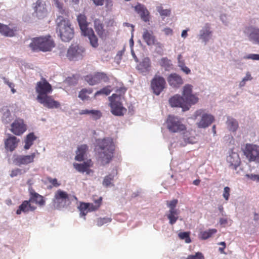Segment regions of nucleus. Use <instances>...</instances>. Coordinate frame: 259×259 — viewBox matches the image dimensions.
Listing matches in <instances>:
<instances>
[{"mask_svg":"<svg viewBox=\"0 0 259 259\" xmlns=\"http://www.w3.org/2000/svg\"><path fill=\"white\" fill-rule=\"evenodd\" d=\"M97 148L99 151V158L102 165L108 164L113 157L115 145L113 139L109 137L96 140Z\"/></svg>","mask_w":259,"mask_h":259,"instance_id":"f257e3e1","label":"nucleus"},{"mask_svg":"<svg viewBox=\"0 0 259 259\" xmlns=\"http://www.w3.org/2000/svg\"><path fill=\"white\" fill-rule=\"evenodd\" d=\"M57 32L63 41L68 42L74 36V30L68 19L59 16L57 19Z\"/></svg>","mask_w":259,"mask_h":259,"instance_id":"f03ea898","label":"nucleus"},{"mask_svg":"<svg viewBox=\"0 0 259 259\" xmlns=\"http://www.w3.org/2000/svg\"><path fill=\"white\" fill-rule=\"evenodd\" d=\"M55 46L50 36L33 38L29 47L33 51H50Z\"/></svg>","mask_w":259,"mask_h":259,"instance_id":"7ed1b4c3","label":"nucleus"},{"mask_svg":"<svg viewBox=\"0 0 259 259\" xmlns=\"http://www.w3.org/2000/svg\"><path fill=\"white\" fill-rule=\"evenodd\" d=\"M73 199L77 200L75 196L69 195L66 192L59 189L56 192L53 201L56 207L60 208L69 205Z\"/></svg>","mask_w":259,"mask_h":259,"instance_id":"20e7f679","label":"nucleus"},{"mask_svg":"<svg viewBox=\"0 0 259 259\" xmlns=\"http://www.w3.org/2000/svg\"><path fill=\"white\" fill-rule=\"evenodd\" d=\"M166 123L167 129L171 133H179L186 130L185 125L182 123L180 118L174 115H168Z\"/></svg>","mask_w":259,"mask_h":259,"instance_id":"39448f33","label":"nucleus"},{"mask_svg":"<svg viewBox=\"0 0 259 259\" xmlns=\"http://www.w3.org/2000/svg\"><path fill=\"white\" fill-rule=\"evenodd\" d=\"M110 102L111 112L116 116H122L126 111V109L123 107L122 103L119 101L120 97L117 94H113L109 97Z\"/></svg>","mask_w":259,"mask_h":259,"instance_id":"423d86ee","label":"nucleus"},{"mask_svg":"<svg viewBox=\"0 0 259 259\" xmlns=\"http://www.w3.org/2000/svg\"><path fill=\"white\" fill-rule=\"evenodd\" d=\"M243 152L249 162L259 163V146L252 144H246Z\"/></svg>","mask_w":259,"mask_h":259,"instance_id":"0eeeda50","label":"nucleus"},{"mask_svg":"<svg viewBox=\"0 0 259 259\" xmlns=\"http://www.w3.org/2000/svg\"><path fill=\"white\" fill-rule=\"evenodd\" d=\"M84 80L90 85H94L101 82H107L109 78L107 74L102 72H95L93 74H89L84 76Z\"/></svg>","mask_w":259,"mask_h":259,"instance_id":"6e6552de","label":"nucleus"},{"mask_svg":"<svg viewBox=\"0 0 259 259\" xmlns=\"http://www.w3.org/2000/svg\"><path fill=\"white\" fill-rule=\"evenodd\" d=\"M35 90L37 93V99H38L39 97H44L51 94L53 89L51 84L43 78L41 81L37 82Z\"/></svg>","mask_w":259,"mask_h":259,"instance_id":"1a4fd4ad","label":"nucleus"},{"mask_svg":"<svg viewBox=\"0 0 259 259\" xmlns=\"http://www.w3.org/2000/svg\"><path fill=\"white\" fill-rule=\"evenodd\" d=\"M84 52L83 47L79 45H71L68 50L66 56L70 60H77L82 58Z\"/></svg>","mask_w":259,"mask_h":259,"instance_id":"9d476101","label":"nucleus"},{"mask_svg":"<svg viewBox=\"0 0 259 259\" xmlns=\"http://www.w3.org/2000/svg\"><path fill=\"white\" fill-rule=\"evenodd\" d=\"M193 86L187 84L183 87L182 97L188 105L195 104L198 101V98L192 93Z\"/></svg>","mask_w":259,"mask_h":259,"instance_id":"9b49d317","label":"nucleus"},{"mask_svg":"<svg viewBox=\"0 0 259 259\" xmlns=\"http://www.w3.org/2000/svg\"><path fill=\"white\" fill-rule=\"evenodd\" d=\"M34 13L38 19H43L48 15V10L46 2L43 0H37L33 4Z\"/></svg>","mask_w":259,"mask_h":259,"instance_id":"f8f14e48","label":"nucleus"},{"mask_svg":"<svg viewBox=\"0 0 259 259\" xmlns=\"http://www.w3.org/2000/svg\"><path fill=\"white\" fill-rule=\"evenodd\" d=\"M166 82L164 78L160 76L155 75L151 80V88L154 94L159 95L165 88Z\"/></svg>","mask_w":259,"mask_h":259,"instance_id":"ddd939ff","label":"nucleus"},{"mask_svg":"<svg viewBox=\"0 0 259 259\" xmlns=\"http://www.w3.org/2000/svg\"><path fill=\"white\" fill-rule=\"evenodd\" d=\"M203 112V110H199L195 113L194 116L195 117L202 115L200 121L197 123L198 127L199 128H205L208 126L214 120L213 116L210 114H204Z\"/></svg>","mask_w":259,"mask_h":259,"instance_id":"4468645a","label":"nucleus"},{"mask_svg":"<svg viewBox=\"0 0 259 259\" xmlns=\"http://www.w3.org/2000/svg\"><path fill=\"white\" fill-rule=\"evenodd\" d=\"M38 102L49 109L58 108L60 106V103L55 100L52 96L46 95L44 97H39L37 99Z\"/></svg>","mask_w":259,"mask_h":259,"instance_id":"2eb2a0df","label":"nucleus"},{"mask_svg":"<svg viewBox=\"0 0 259 259\" xmlns=\"http://www.w3.org/2000/svg\"><path fill=\"white\" fill-rule=\"evenodd\" d=\"M27 130V126L24 120L19 118H16L11 124V131L15 135L20 136Z\"/></svg>","mask_w":259,"mask_h":259,"instance_id":"dca6fc26","label":"nucleus"},{"mask_svg":"<svg viewBox=\"0 0 259 259\" xmlns=\"http://www.w3.org/2000/svg\"><path fill=\"white\" fill-rule=\"evenodd\" d=\"M35 157V153L29 155H14L13 162L17 165H27L32 163Z\"/></svg>","mask_w":259,"mask_h":259,"instance_id":"f3484780","label":"nucleus"},{"mask_svg":"<svg viewBox=\"0 0 259 259\" xmlns=\"http://www.w3.org/2000/svg\"><path fill=\"white\" fill-rule=\"evenodd\" d=\"M227 162L229 164V167L230 168L233 170H236L241 163L238 153L231 150L229 152V156L227 157Z\"/></svg>","mask_w":259,"mask_h":259,"instance_id":"a211bd4d","label":"nucleus"},{"mask_svg":"<svg viewBox=\"0 0 259 259\" xmlns=\"http://www.w3.org/2000/svg\"><path fill=\"white\" fill-rule=\"evenodd\" d=\"M169 103L171 107H181L183 111L189 109L188 105L186 103L183 97L179 95H176L170 98L169 100Z\"/></svg>","mask_w":259,"mask_h":259,"instance_id":"6ab92c4d","label":"nucleus"},{"mask_svg":"<svg viewBox=\"0 0 259 259\" xmlns=\"http://www.w3.org/2000/svg\"><path fill=\"white\" fill-rule=\"evenodd\" d=\"M93 165V163L91 159H89L82 163H74L73 167L78 172H85L87 175H89L91 172H93V170L90 169Z\"/></svg>","mask_w":259,"mask_h":259,"instance_id":"aec40b11","label":"nucleus"},{"mask_svg":"<svg viewBox=\"0 0 259 259\" xmlns=\"http://www.w3.org/2000/svg\"><path fill=\"white\" fill-rule=\"evenodd\" d=\"M29 192L30 194L29 200L31 202L35 203L40 206L45 205L46 201L42 196L36 193L32 187L29 188Z\"/></svg>","mask_w":259,"mask_h":259,"instance_id":"412c9836","label":"nucleus"},{"mask_svg":"<svg viewBox=\"0 0 259 259\" xmlns=\"http://www.w3.org/2000/svg\"><path fill=\"white\" fill-rule=\"evenodd\" d=\"M20 139L14 136L10 135L5 140V147L7 151L13 152L18 147Z\"/></svg>","mask_w":259,"mask_h":259,"instance_id":"4be33fe9","label":"nucleus"},{"mask_svg":"<svg viewBox=\"0 0 259 259\" xmlns=\"http://www.w3.org/2000/svg\"><path fill=\"white\" fill-rule=\"evenodd\" d=\"M94 27L97 34L101 39H105L107 36V33L104 29V25L99 19H95L94 21Z\"/></svg>","mask_w":259,"mask_h":259,"instance_id":"5701e85b","label":"nucleus"},{"mask_svg":"<svg viewBox=\"0 0 259 259\" xmlns=\"http://www.w3.org/2000/svg\"><path fill=\"white\" fill-rule=\"evenodd\" d=\"M30 200L24 201L19 206L16 211L17 214H20L22 212L27 213L29 211H33L36 209V207L31 204Z\"/></svg>","mask_w":259,"mask_h":259,"instance_id":"b1692460","label":"nucleus"},{"mask_svg":"<svg viewBox=\"0 0 259 259\" xmlns=\"http://www.w3.org/2000/svg\"><path fill=\"white\" fill-rule=\"evenodd\" d=\"M244 32L245 33H249L248 37L250 40L259 44V29L249 26L245 28Z\"/></svg>","mask_w":259,"mask_h":259,"instance_id":"393cba45","label":"nucleus"},{"mask_svg":"<svg viewBox=\"0 0 259 259\" xmlns=\"http://www.w3.org/2000/svg\"><path fill=\"white\" fill-rule=\"evenodd\" d=\"M135 10L139 14L141 19L145 22L149 20V13L144 5L138 4L135 7Z\"/></svg>","mask_w":259,"mask_h":259,"instance_id":"a878e982","label":"nucleus"},{"mask_svg":"<svg viewBox=\"0 0 259 259\" xmlns=\"http://www.w3.org/2000/svg\"><path fill=\"white\" fill-rule=\"evenodd\" d=\"M167 81L174 88H178L183 83L182 77L176 73L170 74L167 77Z\"/></svg>","mask_w":259,"mask_h":259,"instance_id":"bb28decb","label":"nucleus"},{"mask_svg":"<svg viewBox=\"0 0 259 259\" xmlns=\"http://www.w3.org/2000/svg\"><path fill=\"white\" fill-rule=\"evenodd\" d=\"M151 67V61L148 57L144 58L137 66V69L142 73H148Z\"/></svg>","mask_w":259,"mask_h":259,"instance_id":"cd10ccee","label":"nucleus"},{"mask_svg":"<svg viewBox=\"0 0 259 259\" xmlns=\"http://www.w3.org/2000/svg\"><path fill=\"white\" fill-rule=\"evenodd\" d=\"M142 38L148 46L154 45L156 40L155 36L153 35V31L146 29H144Z\"/></svg>","mask_w":259,"mask_h":259,"instance_id":"c85d7f7f","label":"nucleus"},{"mask_svg":"<svg viewBox=\"0 0 259 259\" xmlns=\"http://www.w3.org/2000/svg\"><path fill=\"white\" fill-rule=\"evenodd\" d=\"M82 34L85 36H88L90 44L93 47L96 48L98 47V39L92 28L87 30V32L82 33Z\"/></svg>","mask_w":259,"mask_h":259,"instance_id":"c756f323","label":"nucleus"},{"mask_svg":"<svg viewBox=\"0 0 259 259\" xmlns=\"http://www.w3.org/2000/svg\"><path fill=\"white\" fill-rule=\"evenodd\" d=\"M79 113L80 115L89 114L95 120L99 119L102 116V112L98 110L83 109L80 110Z\"/></svg>","mask_w":259,"mask_h":259,"instance_id":"7c9ffc66","label":"nucleus"},{"mask_svg":"<svg viewBox=\"0 0 259 259\" xmlns=\"http://www.w3.org/2000/svg\"><path fill=\"white\" fill-rule=\"evenodd\" d=\"M77 20L81 31V33L87 32V30L91 29V28L88 27L89 23L87 21V17L84 14H79L77 18Z\"/></svg>","mask_w":259,"mask_h":259,"instance_id":"2f4dec72","label":"nucleus"},{"mask_svg":"<svg viewBox=\"0 0 259 259\" xmlns=\"http://www.w3.org/2000/svg\"><path fill=\"white\" fill-rule=\"evenodd\" d=\"M88 150V146L85 145H81L78 147L76 151L75 159L78 161H82L84 160V155Z\"/></svg>","mask_w":259,"mask_h":259,"instance_id":"473e14b6","label":"nucleus"},{"mask_svg":"<svg viewBox=\"0 0 259 259\" xmlns=\"http://www.w3.org/2000/svg\"><path fill=\"white\" fill-rule=\"evenodd\" d=\"M15 28H10L8 25L0 23V33L7 37H13L16 31Z\"/></svg>","mask_w":259,"mask_h":259,"instance_id":"72a5a7b5","label":"nucleus"},{"mask_svg":"<svg viewBox=\"0 0 259 259\" xmlns=\"http://www.w3.org/2000/svg\"><path fill=\"white\" fill-rule=\"evenodd\" d=\"M212 31L210 30L209 25L207 23L204 27L200 31L199 37L204 42H206L208 41L211 35Z\"/></svg>","mask_w":259,"mask_h":259,"instance_id":"f704fd0d","label":"nucleus"},{"mask_svg":"<svg viewBox=\"0 0 259 259\" xmlns=\"http://www.w3.org/2000/svg\"><path fill=\"white\" fill-rule=\"evenodd\" d=\"M180 211L179 210H169L166 216L169 220V223L172 225L176 223L179 219Z\"/></svg>","mask_w":259,"mask_h":259,"instance_id":"c9c22d12","label":"nucleus"},{"mask_svg":"<svg viewBox=\"0 0 259 259\" xmlns=\"http://www.w3.org/2000/svg\"><path fill=\"white\" fill-rule=\"evenodd\" d=\"M226 124L228 130L233 132H236L238 128V121L231 117H228Z\"/></svg>","mask_w":259,"mask_h":259,"instance_id":"e433bc0d","label":"nucleus"},{"mask_svg":"<svg viewBox=\"0 0 259 259\" xmlns=\"http://www.w3.org/2000/svg\"><path fill=\"white\" fill-rule=\"evenodd\" d=\"M36 139V137L34 135L33 133H31L27 135L25 140L24 148L28 150L33 145V142Z\"/></svg>","mask_w":259,"mask_h":259,"instance_id":"4c0bfd02","label":"nucleus"},{"mask_svg":"<svg viewBox=\"0 0 259 259\" xmlns=\"http://www.w3.org/2000/svg\"><path fill=\"white\" fill-rule=\"evenodd\" d=\"M78 208L80 211V217H83L84 220H85V215L89 211L88 210L89 204L85 202H81Z\"/></svg>","mask_w":259,"mask_h":259,"instance_id":"58836bf2","label":"nucleus"},{"mask_svg":"<svg viewBox=\"0 0 259 259\" xmlns=\"http://www.w3.org/2000/svg\"><path fill=\"white\" fill-rule=\"evenodd\" d=\"M217 232V230L215 229H211L207 231H202L200 234V238L202 240H206L209 237H211Z\"/></svg>","mask_w":259,"mask_h":259,"instance_id":"ea45409f","label":"nucleus"},{"mask_svg":"<svg viewBox=\"0 0 259 259\" xmlns=\"http://www.w3.org/2000/svg\"><path fill=\"white\" fill-rule=\"evenodd\" d=\"M117 172L116 170H115L112 174H110L106 176L103 181V185L105 187L113 186V185L112 184V182L113 181L115 175H117Z\"/></svg>","mask_w":259,"mask_h":259,"instance_id":"a19ab883","label":"nucleus"},{"mask_svg":"<svg viewBox=\"0 0 259 259\" xmlns=\"http://www.w3.org/2000/svg\"><path fill=\"white\" fill-rule=\"evenodd\" d=\"M159 64L161 67L164 68L166 70L169 69L172 66L171 60L167 57L162 58L159 61Z\"/></svg>","mask_w":259,"mask_h":259,"instance_id":"79ce46f5","label":"nucleus"},{"mask_svg":"<svg viewBox=\"0 0 259 259\" xmlns=\"http://www.w3.org/2000/svg\"><path fill=\"white\" fill-rule=\"evenodd\" d=\"M111 91H112L111 90V86L108 85V86H106V87L103 88V89H101L100 90L97 91L95 94V97H96L100 95H104L106 96H108L110 94Z\"/></svg>","mask_w":259,"mask_h":259,"instance_id":"37998d69","label":"nucleus"},{"mask_svg":"<svg viewBox=\"0 0 259 259\" xmlns=\"http://www.w3.org/2000/svg\"><path fill=\"white\" fill-rule=\"evenodd\" d=\"M91 93L92 90H87L86 89H83L79 93L78 97L82 100H84L89 98L88 95L90 94Z\"/></svg>","mask_w":259,"mask_h":259,"instance_id":"c03bdc74","label":"nucleus"},{"mask_svg":"<svg viewBox=\"0 0 259 259\" xmlns=\"http://www.w3.org/2000/svg\"><path fill=\"white\" fill-rule=\"evenodd\" d=\"M2 121L5 124H8L11 121V114L9 110L7 109L4 113L2 116Z\"/></svg>","mask_w":259,"mask_h":259,"instance_id":"a18cd8bd","label":"nucleus"},{"mask_svg":"<svg viewBox=\"0 0 259 259\" xmlns=\"http://www.w3.org/2000/svg\"><path fill=\"white\" fill-rule=\"evenodd\" d=\"M178 203V200L176 199H173L171 201H166V204L169 208V210H178L176 209L177 205Z\"/></svg>","mask_w":259,"mask_h":259,"instance_id":"49530a36","label":"nucleus"},{"mask_svg":"<svg viewBox=\"0 0 259 259\" xmlns=\"http://www.w3.org/2000/svg\"><path fill=\"white\" fill-rule=\"evenodd\" d=\"M112 219L110 218H100L97 220V225L98 226H102L104 224L111 222Z\"/></svg>","mask_w":259,"mask_h":259,"instance_id":"de8ad7c7","label":"nucleus"},{"mask_svg":"<svg viewBox=\"0 0 259 259\" xmlns=\"http://www.w3.org/2000/svg\"><path fill=\"white\" fill-rule=\"evenodd\" d=\"M178 235L181 239H185L186 243H189L191 242L189 232H181Z\"/></svg>","mask_w":259,"mask_h":259,"instance_id":"09e8293b","label":"nucleus"},{"mask_svg":"<svg viewBox=\"0 0 259 259\" xmlns=\"http://www.w3.org/2000/svg\"><path fill=\"white\" fill-rule=\"evenodd\" d=\"M55 5L57 7V8L59 9V12L61 14H65V15H67L68 14V12H66L64 9H63V4L61 3L59 0H53Z\"/></svg>","mask_w":259,"mask_h":259,"instance_id":"8fccbe9b","label":"nucleus"},{"mask_svg":"<svg viewBox=\"0 0 259 259\" xmlns=\"http://www.w3.org/2000/svg\"><path fill=\"white\" fill-rule=\"evenodd\" d=\"M157 11L161 16H168L170 14V10L168 9H163L162 7H157Z\"/></svg>","mask_w":259,"mask_h":259,"instance_id":"3c124183","label":"nucleus"},{"mask_svg":"<svg viewBox=\"0 0 259 259\" xmlns=\"http://www.w3.org/2000/svg\"><path fill=\"white\" fill-rule=\"evenodd\" d=\"M186 259H205L203 254L197 252L195 254L189 255Z\"/></svg>","mask_w":259,"mask_h":259,"instance_id":"603ef678","label":"nucleus"},{"mask_svg":"<svg viewBox=\"0 0 259 259\" xmlns=\"http://www.w3.org/2000/svg\"><path fill=\"white\" fill-rule=\"evenodd\" d=\"M47 180L52 185V186H50V188H52V187H58L61 185V184L58 182L56 178L53 179L51 177H48Z\"/></svg>","mask_w":259,"mask_h":259,"instance_id":"864d4df0","label":"nucleus"},{"mask_svg":"<svg viewBox=\"0 0 259 259\" xmlns=\"http://www.w3.org/2000/svg\"><path fill=\"white\" fill-rule=\"evenodd\" d=\"M153 45H155L156 47V49L157 50V52L160 54L162 55L163 54V45L162 44H161L160 42L158 41L157 40H155L154 42V44Z\"/></svg>","mask_w":259,"mask_h":259,"instance_id":"5fc2aeb1","label":"nucleus"},{"mask_svg":"<svg viewBox=\"0 0 259 259\" xmlns=\"http://www.w3.org/2000/svg\"><path fill=\"white\" fill-rule=\"evenodd\" d=\"M230 193V188L229 187H225L224 189L223 196L226 201H228L229 198Z\"/></svg>","mask_w":259,"mask_h":259,"instance_id":"6e6d98bb","label":"nucleus"},{"mask_svg":"<svg viewBox=\"0 0 259 259\" xmlns=\"http://www.w3.org/2000/svg\"><path fill=\"white\" fill-rule=\"evenodd\" d=\"M22 174V169L20 168H16L15 169H13L11 171L10 176L12 178L16 177L18 175H20Z\"/></svg>","mask_w":259,"mask_h":259,"instance_id":"4d7b16f0","label":"nucleus"},{"mask_svg":"<svg viewBox=\"0 0 259 259\" xmlns=\"http://www.w3.org/2000/svg\"><path fill=\"white\" fill-rule=\"evenodd\" d=\"M105 8L107 11H111L113 7V1L112 0H105Z\"/></svg>","mask_w":259,"mask_h":259,"instance_id":"13d9d810","label":"nucleus"},{"mask_svg":"<svg viewBox=\"0 0 259 259\" xmlns=\"http://www.w3.org/2000/svg\"><path fill=\"white\" fill-rule=\"evenodd\" d=\"M89 204L88 210L89 211H95L99 209V205L96 206L93 203H88Z\"/></svg>","mask_w":259,"mask_h":259,"instance_id":"bf43d9fd","label":"nucleus"},{"mask_svg":"<svg viewBox=\"0 0 259 259\" xmlns=\"http://www.w3.org/2000/svg\"><path fill=\"white\" fill-rule=\"evenodd\" d=\"M245 59H252L254 60H259V55L258 54H249L247 56L245 57Z\"/></svg>","mask_w":259,"mask_h":259,"instance_id":"052dcab7","label":"nucleus"},{"mask_svg":"<svg viewBox=\"0 0 259 259\" xmlns=\"http://www.w3.org/2000/svg\"><path fill=\"white\" fill-rule=\"evenodd\" d=\"M246 177L252 180L259 181V175H246Z\"/></svg>","mask_w":259,"mask_h":259,"instance_id":"680f3d73","label":"nucleus"},{"mask_svg":"<svg viewBox=\"0 0 259 259\" xmlns=\"http://www.w3.org/2000/svg\"><path fill=\"white\" fill-rule=\"evenodd\" d=\"M178 66L180 67L181 66H183V65H185V61L183 59V57H182V55L180 54L178 55Z\"/></svg>","mask_w":259,"mask_h":259,"instance_id":"e2e57ef3","label":"nucleus"},{"mask_svg":"<svg viewBox=\"0 0 259 259\" xmlns=\"http://www.w3.org/2000/svg\"><path fill=\"white\" fill-rule=\"evenodd\" d=\"M96 6H102L104 5L105 0H91Z\"/></svg>","mask_w":259,"mask_h":259,"instance_id":"0e129e2a","label":"nucleus"},{"mask_svg":"<svg viewBox=\"0 0 259 259\" xmlns=\"http://www.w3.org/2000/svg\"><path fill=\"white\" fill-rule=\"evenodd\" d=\"M93 201L95 203V204H96V206L99 205V208L102 204V197H100L97 199H94Z\"/></svg>","mask_w":259,"mask_h":259,"instance_id":"69168bd1","label":"nucleus"},{"mask_svg":"<svg viewBox=\"0 0 259 259\" xmlns=\"http://www.w3.org/2000/svg\"><path fill=\"white\" fill-rule=\"evenodd\" d=\"M181 70L184 72L186 74H188L189 73H190L191 72V70L190 69L187 67V66L185 65H183V66H181L180 67Z\"/></svg>","mask_w":259,"mask_h":259,"instance_id":"338daca9","label":"nucleus"},{"mask_svg":"<svg viewBox=\"0 0 259 259\" xmlns=\"http://www.w3.org/2000/svg\"><path fill=\"white\" fill-rule=\"evenodd\" d=\"M163 31L166 35H172L173 32L172 30L170 28H165L163 30Z\"/></svg>","mask_w":259,"mask_h":259,"instance_id":"774afa93","label":"nucleus"}]
</instances>
